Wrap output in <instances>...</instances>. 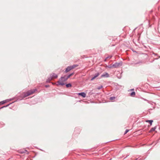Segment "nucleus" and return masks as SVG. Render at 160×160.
Segmentation results:
<instances>
[{"instance_id": "nucleus-2", "label": "nucleus", "mask_w": 160, "mask_h": 160, "mask_svg": "<svg viewBox=\"0 0 160 160\" xmlns=\"http://www.w3.org/2000/svg\"><path fill=\"white\" fill-rule=\"evenodd\" d=\"M58 77V75L54 73H52L50 74V77L48 78V79L47 80V82H49L51 80L53 79L56 78Z\"/></svg>"}, {"instance_id": "nucleus-19", "label": "nucleus", "mask_w": 160, "mask_h": 160, "mask_svg": "<svg viewBox=\"0 0 160 160\" xmlns=\"http://www.w3.org/2000/svg\"><path fill=\"white\" fill-rule=\"evenodd\" d=\"M5 102V101H3L2 102H0V104H3Z\"/></svg>"}, {"instance_id": "nucleus-6", "label": "nucleus", "mask_w": 160, "mask_h": 160, "mask_svg": "<svg viewBox=\"0 0 160 160\" xmlns=\"http://www.w3.org/2000/svg\"><path fill=\"white\" fill-rule=\"evenodd\" d=\"M99 75V73H96V74H95V76H94V77H92L91 79V80H93L94 79H95L96 78H97V77H98Z\"/></svg>"}, {"instance_id": "nucleus-9", "label": "nucleus", "mask_w": 160, "mask_h": 160, "mask_svg": "<svg viewBox=\"0 0 160 160\" xmlns=\"http://www.w3.org/2000/svg\"><path fill=\"white\" fill-rule=\"evenodd\" d=\"M146 122H149L150 124V125H152V122H153V121L152 120H146Z\"/></svg>"}, {"instance_id": "nucleus-4", "label": "nucleus", "mask_w": 160, "mask_h": 160, "mask_svg": "<svg viewBox=\"0 0 160 160\" xmlns=\"http://www.w3.org/2000/svg\"><path fill=\"white\" fill-rule=\"evenodd\" d=\"M121 64L120 63H116L113 65V68H117L118 67L120 66Z\"/></svg>"}, {"instance_id": "nucleus-11", "label": "nucleus", "mask_w": 160, "mask_h": 160, "mask_svg": "<svg viewBox=\"0 0 160 160\" xmlns=\"http://www.w3.org/2000/svg\"><path fill=\"white\" fill-rule=\"evenodd\" d=\"M102 77H108L109 76V75L108 73H106L105 74H103L102 75Z\"/></svg>"}, {"instance_id": "nucleus-23", "label": "nucleus", "mask_w": 160, "mask_h": 160, "mask_svg": "<svg viewBox=\"0 0 160 160\" xmlns=\"http://www.w3.org/2000/svg\"><path fill=\"white\" fill-rule=\"evenodd\" d=\"M134 90V89H132L131 90Z\"/></svg>"}, {"instance_id": "nucleus-13", "label": "nucleus", "mask_w": 160, "mask_h": 160, "mask_svg": "<svg viewBox=\"0 0 160 160\" xmlns=\"http://www.w3.org/2000/svg\"><path fill=\"white\" fill-rule=\"evenodd\" d=\"M72 85L71 84L69 83L66 85V86L67 88L71 87Z\"/></svg>"}, {"instance_id": "nucleus-17", "label": "nucleus", "mask_w": 160, "mask_h": 160, "mask_svg": "<svg viewBox=\"0 0 160 160\" xmlns=\"http://www.w3.org/2000/svg\"><path fill=\"white\" fill-rule=\"evenodd\" d=\"M102 86H99L98 87V89H101V88H102Z\"/></svg>"}, {"instance_id": "nucleus-18", "label": "nucleus", "mask_w": 160, "mask_h": 160, "mask_svg": "<svg viewBox=\"0 0 160 160\" xmlns=\"http://www.w3.org/2000/svg\"><path fill=\"white\" fill-rule=\"evenodd\" d=\"M129 131V130H128V129H127L125 132V133H124V134H126L128 131Z\"/></svg>"}, {"instance_id": "nucleus-1", "label": "nucleus", "mask_w": 160, "mask_h": 160, "mask_svg": "<svg viewBox=\"0 0 160 160\" xmlns=\"http://www.w3.org/2000/svg\"><path fill=\"white\" fill-rule=\"evenodd\" d=\"M67 76H64L63 77H62L60 78L59 81L58 82L59 85H63L65 84L64 82L67 80Z\"/></svg>"}, {"instance_id": "nucleus-10", "label": "nucleus", "mask_w": 160, "mask_h": 160, "mask_svg": "<svg viewBox=\"0 0 160 160\" xmlns=\"http://www.w3.org/2000/svg\"><path fill=\"white\" fill-rule=\"evenodd\" d=\"M135 95V93L134 92H132L130 94V96L132 97H134Z\"/></svg>"}, {"instance_id": "nucleus-12", "label": "nucleus", "mask_w": 160, "mask_h": 160, "mask_svg": "<svg viewBox=\"0 0 160 160\" xmlns=\"http://www.w3.org/2000/svg\"><path fill=\"white\" fill-rule=\"evenodd\" d=\"M74 74L73 73H71V74H69V75H68L67 77V79L69 78L71 76L73 75Z\"/></svg>"}, {"instance_id": "nucleus-16", "label": "nucleus", "mask_w": 160, "mask_h": 160, "mask_svg": "<svg viewBox=\"0 0 160 160\" xmlns=\"http://www.w3.org/2000/svg\"><path fill=\"white\" fill-rule=\"evenodd\" d=\"M108 67L109 68H113V65H109V66H108Z\"/></svg>"}, {"instance_id": "nucleus-5", "label": "nucleus", "mask_w": 160, "mask_h": 160, "mask_svg": "<svg viewBox=\"0 0 160 160\" xmlns=\"http://www.w3.org/2000/svg\"><path fill=\"white\" fill-rule=\"evenodd\" d=\"M78 95L82 96L83 98H85L86 96V94L84 92H81L78 93Z\"/></svg>"}, {"instance_id": "nucleus-22", "label": "nucleus", "mask_w": 160, "mask_h": 160, "mask_svg": "<svg viewBox=\"0 0 160 160\" xmlns=\"http://www.w3.org/2000/svg\"><path fill=\"white\" fill-rule=\"evenodd\" d=\"M49 85H46L45 87L46 88L48 87H49Z\"/></svg>"}, {"instance_id": "nucleus-8", "label": "nucleus", "mask_w": 160, "mask_h": 160, "mask_svg": "<svg viewBox=\"0 0 160 160\" xmlns=\"http://www.w3.org/2000/svg\"><path fill=\"white\" fill-rule=\"evenodd\" d=\"M78 66V65H73L72 66H70L71 67V68L72 69L75 68H76V67H77Z\"/></svg>"}, {"instance_id": "nucleus-21", "label": "nucleus", "mask_w": 160, "mask_h": 160, "mask_svg": "<svg viewBox=\"0 0 160 160\" xmlns=\"http://www.w3.org/2000/svg\"><path fill=\"white\" fill-rule=\"evenodd\" d=\"M111 57H107L106 58V59H105V61H106V59H108V58H111Z\"/></svg>"}, {"instance_id": "nucleus-7", "label": "nucleus", "mask_w": 160, "mask_h": 160, "mask_svg": "<svg viewBox=\"0 0 160 160\" xmlns=\"http://www.w3.org/2000/svg\"><path fill=\"white\" fill-rule=\"evenodd\" d=\"M71 70H72V69L69 66L68 67L66 68V69L65 71H66V72H68L69 71H70Z\"/></svg>"}, {"instance_id": "nucleus-3", "label": "nucleus", "mask_w": 160, "mask_h": 160, "mask_svg": "<svg viewBox=\"0 0 160 160\" xmlns=\"http://www.w3.org/2000/svg\"><path fill=\"white\" fill-rule=\"evenodd\" d=\"M35 90H31L27 92V95H26L24 98L27 97L30 95L33 94L35 92Z\"/></svg>"}, {"instance_id": "nucleus-15", "label": "nucleus", "mask_w": 160, "mask_h": 160, "mask_svg": "<svg viewBox=\"0 0 160 160\" xmlns=\"http://www.w3.org/2000/svg\"><path fill=\"white\" fill-rule=\"evenodd\" d=\"M156 129L155 127L152 128L150 130V132H152L153 131H154Z\"/></svg>"}, {"instance_id": "nucleus-14", "label": "nucleus", "mask_w": 160, "mask_h": 160, "mask_svg": "<svg viewBox=\"0 0 160 160\" xmlns=\"http://www.w3.org/2000/svg\"><path fill=\"white\" fill-rule=\"evenodd\" d=\"M115 97H111L110 98V99L111 100H113L115 99Z\"/></svg>"}, {"instance_id": "nucleus-20", "label": "nucleus", "mask_w": 160, "mask_h": 160, "mask_svg": "<svg viewBox=\"0 0 160 160\" xmlns=\"http://www.w3.org/2000/svg\"><path fill=\"white\" fill-rule=\"evenodd\" d=\"M23 97L25 96L26 95H27V92H24L23 94Z\"/></svg>"}]
</instances>
